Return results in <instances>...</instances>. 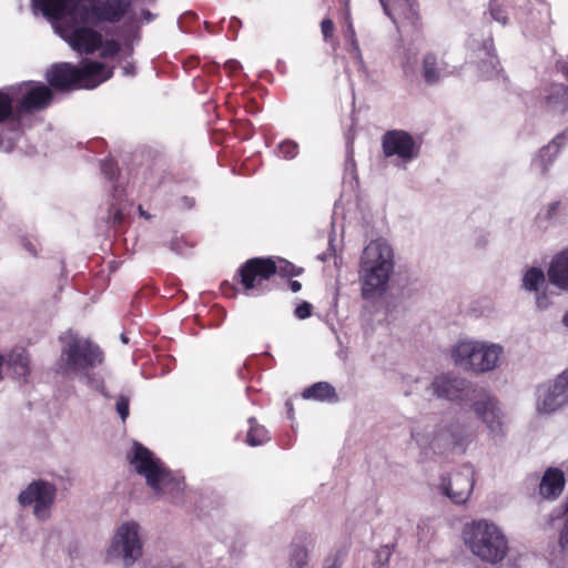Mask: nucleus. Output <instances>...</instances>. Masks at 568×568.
Listing matches in <instances>:
<instances>
[{
    "instance_id": "obj_1",
    "label": "nucleus",
    "mask_w": 568,
    "mask_h": 568,
    "mask_svg": "<svg viewBox=\"0 0 568 568\" xmlns=\"http://www.w3.org/2000/svg\"><path fill=\"white\" fill-rule=\"evenodd\" d=\"M32 6L54 22L60 36L79 53L89 54L101 48V55L108 58L119 52L115 40L103 42L102 34L90 26L95 21L81 0H32Z\"/></svg>"
},
{
    "instance_id": "obj_2",
    "label": "nucleus",
    "mask_w": 568,
    "mask_h": 568,
    "mask_svg": "<svg viewBox=\"0 0 568 568\" xmlns=\"http://www.w3.org/2000/svg\"><path fill=\"white\" fill-rule=\"evenodd\" d=\"M395 270V253L385 239L369 241L363 248L358 263V282L364 300L382 297L389 288Z\"/></svg>"
},
{
    "instance_id": "obj_3",
    "label": "nucleus",
    "mask_w": 568,
    "mask_h": 568,
    "mask_svg": "<svg viewBox=\"0 0 568 568\" xmlns=\"http://www.w3.org/2000/svg\"><path fill=\"white\" fill-rule=\"evenodd\" d=\"M128 459L132 469L145 479L158 498L175 499L184 489L183 478L170 471L150 449L133 443Z\"/></svg>"
},
{
    "instance_id": "obj_4",
    "label": "nucleus",
    "mask_w": 568,
    "mask_h": 568,
    "mask_svg": "<svg viewBox=\"0 0 568 568\" xmlns=\"http://www.w3.org/2000/svg\"><path fill=\"white\" fill-rule=\"evenodd\" d=\"M462 539L469 552L486 564H499L509 552L505 530L491 519L480 518L467 523L463 528Z\"/></svg>"
},
{
    "instance_id": "obj_5",
    "label": "nucleus",
    "mask_w": 568,
    "mask_h": 568,
    "mask_svg": "<svg viewBox=\"0 0 568 568\" xmlns=\"http://www.w3.org/2000/svg\"><path fill=\"white\" fill-rule=\"evenodd\" d=\"M100 348L91 341L72 337L62 348L59 369L64 376H75L89 387L103 392L102 377L95 368L102 364Z\"/></svg>"
},
{
    "instance_id": "obj_6",
    "label": "nucleus",
    "mask_w": 568,
    "mask_h": 568,
    "mask_svg": "<svg viewBox=\"0 0 568 568\" xmlns=\"http://www.w3.org/2000/svg\"><path fill=\"white\" fill-rule=\"evenodd\" d=\"M449 357L462 371L481 375L495 372L503 365L505 348L499 343L465 337L450 346Z\"/></svg>"
},
{
    "instance_id": "obj_7",
    "label": "nucleus",
    "mask_w": 568,
    "mask_h": 568,
    "mask_svg": "<svg viewBox=\"0 0 568 568\" xmlns=\"http://www.w3.org/2000/svg\"><path fill=\"white\" fill-rule=\"evenodd\" d=\"M144 554V537L141 525L124 520L113 530L103 552L104 562L120 568H132Z\"/></svg>"
},
{
    "instance_id": "obj_8",
    "label": "nucleus",
    "mask_w": 568,
    "mask_h": 568,
    "mask_svg": "<svg viewBox=\"0 0 568 568\" xmlns=\"http://www.w3.org/2000/svg\"><path fill=\"white\" fill-rule=\"evenodd\" d=\"M112 77V70L97 61L84 60L80 67L61 63L47 72L49 83L60 90L94 89Z\"/></svg>"
},
{
    "instance_id": "obj_9",
    "label": "nucleus",
    "mask_w": 568,
    "mask_h": 568,
    "mask_svg": "<svg viewBox=\"0 0 568 568\" xmlns=\"http://www.w3.org/2000/svg\"><path fill=\"white\" fill-rule=\"evenodd\" d=\"M470 409L490 438H501L506 434L507 414L497 396L480 393L473 399Z\"/></svg>"
},
{
    "instance_id": "obj_10",
    "label": "nucleus",
    "mask_w": 568,
    "mask_h": 568,
    "mask_svg": "<svg viewBox=\"0 0 568 568\" xmlns=\"http://www.w3.org/2000/svg\"><path fill=\"white\" fill-rule=\"evenodd\" d=\"M381 143L384 156L390 159L398 168L405 169L420 153V142L405 130L394 129L385 132Z\"/></svg>"
},
{
    "instance_id": "obj_11",
    "label": "nucleus",
    "mask_w": 568,
    "mask_h": 568,
    "mask_svg": "<svg viewBox=\"0 0 568 568\" xmlns=\"http://www.w3.org/2000/svg\"><path fill=\"white\" fill-rule=\"evenodd\" d=\"M535 408L539 415H550L568 405V368L537 386Z\"/></svg>"
},
{
    "instance_id": "obj_12",
    "label": "nucleus",
    "mask_w": 568,
    "mask_h": 568,
    "mask_svg": "<svg viewBox=\"0 0 568 568\" xmlns=\"http://www.w3.org/2000/svg\"><path fill=\"white\" fill-rule=\"evenodd\" d=\"M55 498L57 487L44 480L30 483L18 495L19 504L23 507L31 506L34 518L41 523L51 518Z\"/></svg>"
},
{
    "instance_id": "obj_13",
    "label": "nucleus",
    "mask_w": 568,
    "mask_h": 568,
    "mask_svg": "<svg viewBox=\"0 0 568 568\" xmlns=\"http://www.w3.org/2000/svg\"><path fill=\"white\" fill-rule=\"evenodd\" d=\"M474 475L470 470L442 476L436 485L437 491L455 505H465L474 489Z\"/></svg>"
},
{
    "instance_id": "obj_14",
    "label": "nucleus",
    "mask_w": 568,
    "mask_h": 568,
    "mask_svg": "<svg viewBox=\"0 0 568 568\" xmlns=\"http://www.w3.org/2000/svg\"><path fill=\"white\" fill-rule=\"evenodd\" d=\"M275 262L273 258H252L240 270L241 283L247 295L254 291H261L263 283L274 274Z\"/></svg>"
},
{
    "instance_id": "obj_15",
    "label": "nucleus",
    "mask_w": 568,
    "mask_h": 568,
    "mask_svg": "<svg viewBox=\"0 0 568 568\" xmlns=\"http://www.w3.org/2000/svg\"><path fill=\"white\" fill-rule=\"evenodd\" d=\"M547 277L541 267L528 266L523 270L520 287L534 294L535 305L538 310H547L551 305L550 295L547 292Z\"/></svg>"
},
{
    "instance_id": "obj_16",
    "label": "nucleus",
    "mask_w": 568,
    "mask_h": 568,
    "mask_svg": "<svg viewBox=\"0 0 568 568\" xmlns=\"http://www.w3.org/2000/svg\"><path fill=\"white\" fill-rule=\"evenodd\" d=\"M12 88L16 90V101L21 111L43 109L49 105L52 98L51 90L44 84L22 83Z\"/></svg>"
},
{
    "instance_id": "obj_17",
    "label": "nucleus",
    "mask_w": 568,
    "mask_h": 568,
    "mask_svg": "<svg viewBox=\"0 0 568 568\" xmlns=\"http://www.w3.org/2000/svg\"><path fill=\"white\" fill-rule=\"evenodd\" d=\"M88 2L89 8L84 7L95 22H119L131 7V0H88Z\"/></svg>"
},
{
    "instance_id": "obj_18",
    "label": "nucleus",
    "mask_w": 568,
    "mask_h": 568,
    "mask_svg": "<svg viewBox=\"0 0 568 568\" xmlns=\"http://www.w3.org/2000/svg\"><path fill=\"white\" fill-rule=\"evenodd\" d=\"M425 392L437 399L456 402L464 392V382L453 374L442 373L432 379Z\"/></svg>"
},
{
    "instance_id": "obj_19",
    "label": "nucleus",
    "mask_w": 568,
    "mask_h": 568,
    "mask_svg": "<svg viewBox=\"0 0 568 568\" xmlns=\"http://www.w3.org/2000/svg\"><path fill=\"white\" fill-rule=\"evenodd\" d=\"M317 545V537L310 532L297 534L290 546L288 568H310Z\"/></svg>"
},
{
    "instance_id": "obj_20",
    "label": "nucleus",
    "mask_w": 568,
    "mask_h": 568,
    "mask_svg": "<svg viewBox=\"0 0 568 568\" xmlns=\"http://www.w3.org/2000/svg\"><path fill=\"white\" fill-rule=\"evenodd\" d=\"M414 439L420 447L428 448L437 454L457 449L445 423L437 425L425 434L416 433Z\"/></svg>"
},
{
    "instance_id": "obj_21",
    "label": "nucleus",
    "mask_w": 568,
    "mask_h": 568,
    "mask_svg": "<svg viewBox=\"0 0 568 568\" xmlns=\"http://www.w3.org/2000/svg\"><path fill=\"white\" fill-rule=\"evenodd\" d=\"M547 278L559 292H568V250L552 256L547 268Z\"/></svg>"
},
{
    "instance_id": "obj_22",
    "label": "nucleus",
    "mask_w": 568,
    "mask_h": 568,
    "mask_svg": "<svg viewBox=\"0 0 568 568\" xmlns=\"http://www.w3.org/2000/svg\"><path fill=\"white\" fill-rule=\"evenodd\" d=\"M565 481L564 473L559 468H548L539 484V496L548 500L557 499L564 490Z\"/></svg>"
},
{
    "instance_id": "obj_23",
    "label": "nucleus",
    "mask_w": 568,
    "mask_h": 568,
    "mask_svg": "<svg viewBox=\"0 0 568 568\" xmlns=\"http://www.w3.org/2000/svg\"><path fill=\"white\" fill-rule=\"evenodd\" d=\"M422 73L426 82L435 83L449 74L450 70L442 57L436 53L428 52L422 60Z\"/></svg>"
},
{
    "instance_id": "obj_24",
    "label": "nucleus",
    "mask_w": 568,
    "mask_h": 568,
    "mask_svg": "<svg viewBox=\"0 0 568 568\" xmlns=\"http://www.w3.org/2000/svg\"><path fill=\"white\" fill-rule=\"evenodd\" d=\"M6 367L12 373L14 378L27 382L31 372L27 352L23 348L11 349L6 355Z\"/></svg>"
},
{
    "instance_id": "obj_25",
    "label": "nucleus",
    "mask_w": 568,
    "mask_h": 568,
    "mask_svg": "<svg viewBox=\"0 0 568 568\" xmlns=\"http://www.w3.org/2000/svg\"><path fill=\"white\" fill-rule=\"evenodd\" d=\"M445 425L452 435V439L454 440L456 448L459 450H464L465 447L473 439V434L469 425L466 422L458 418L447 420L445 422Z\"/></svg>"
},
{
    "instance_id": "obj_26",
    "label": "nucleus",
    "mask_w": 568,
    "mask_h": 568,
    "mask_svg": "<svg viewBox=\"0 0 568 568\" xmlns=\"http://www.w3.org/2000/svg\"><path fill=\"white\" fill-rule=\"evenodd\" d=\"M385 13L393 20L408 18L415 11V0H379Z\"/></svg>"
},
{
    "instance_id": "obj_27",
    "label": "nucleus",
    "mask_w": 568,
    "mask_h": 568,
    "mask_svg": "<svg viewBox=\"0 0 568 568\" xmlns=\"http://www.w3.org/2000/svg\"><path fill=\"white\" fill-rule=\"evenodd\" d=\"M557 145L550 143L542 148L532 161V168L540 173H546L557 156Z\"/></svg>"
},
{
    "instance_id": "obj_28",
    "label": "nucleus",
    "mask_w": 568,
    "mask_h": 568,
    "mask_svg": "<svg viewBox=\"0 0 568 568\" xmlns=\"http://www.w3.org/2000/svg\"><path fill=\"white\" fill-rule=\"evenodd\" d=\"M334 396V388L328 383L324 382L316 383L303 392V397L305 399L325 400L333 398Z\"/></svg>"
},
{
    "instance_id": "obj_29",
    "label": "nucleus",
    "mask_w": 568,
    "mask_h": 568,
    "mask_svg": "<svg viewBox=\"0 0 568 568\" xmlns=\"http://www.w3.org/2000/svg\"><path fill=\"white\" fill-rule=\"evenodd\" d=\"M250 428L246 435V443L250 446H260L270 439L267 429L258 425L254 418L248 419Z\"/></svg>"
},
{
    "instance_id": "obj_30",
    "label": "nucleus",
    "mask_w": 568,
    "mask_h": 568,
    "mask_svg": "<svg viewBox=\"0 0 568 568\" xmlns=\"http://www.w3.org/2000/svg\"><path fill=\"white\" fill-rule=\"evenodd\" d=\"M346 29L344 32V37L346 42L349 45V52L354 57V59L358 62L359 65H363V55L359 48V43L356 38V32L352 22L351 17L348 20L345 19Z\"/></svg>"
},
{
    "instance_id": "obj_31",
    "label": "nucleus",
    "mask_w": 568,
    "mask_h": 568,
    "mask_svg": "<svg viewBox=\"0 0 568 568\" xmlns=\"http://www.w3.org/2000/svg\"><path fill=\"white\" fill-rule=\"evenodd\" d=\"M13 101H16V90L13 88L0 91V121L10 114Z\"/></svg>"
},
{
    "instance_id": "obj_32",
    "label": "nucleus",
    "mask_w": 568,
    "mask_h": 568,
    "mask_svg": "<svg viewBox=\"0 0 568 568\" xmlns=\"http://www.w3.org/2000/svg\"><path fill=\"white\" fill-rule=\"evenodd\" d=\"M422 382V377L415 374H405L402 376L400 389L408 396L417 392L418 384Z\"/></svg>"
},
{
    "instance_id": "obj_33",
    "label": "nucleus",
    "mask_w": 568,
    "mask_h": 568,
    "mask_svg": "<svg viewBox=\"0 0 568 568\" xmlns=\"http://www.w3.org/2000/svg\"><path fill=\"white\" fill-rule=\"evenodd\" d=\"M321 31L324 38L325 42H328L333 45L334 49H336L338 41L337 38L334 36L335 27L334 22L331 19H324L321 22Z\"/></svg>"
},
{
    "instance_id": "obj_34",
    "label": "nucleus",
    "mask_w": 568,
    "mask_h": 568,
    "mask_svg": "<svg viewBox=\"0 0 568 568\" xmlns=\"http://www.w3.org/2000/svg\"><path fill=\"white\" fill-rule=\"evenodd\" d=\"M275 262V270L274 274L278 273L283 276H294L300 274V270H297L292 263H290L286 260L277 258L274 260Z\"/></svg>"
},
{
    "instance_id": "obj_35",
    "label": "nucleus",
    "mask_w": 568,
    "mask_h": 568,
    "mask_svg": "<svg viewBox=\"0 0 568 568\" xmlns=\"http://www.w3.org/2000/svg\"><path fill=\"white\" fill-rule=\"evenodd\" d=\"M559 547L564 555L568 556V501L564 514V526L559 534Z\"/></svg>"
},
{
    "instance_id": "obj_36",
    "label": "nucleus",
    "mask_w": 568,
    "mask_h": 568,
    "mask_svg": "<svg viewBox=\"0 0 568 568\" xmlns=\"http://www.w3.org/2000/svg\"><path fill=\"white\" fill-rule=\"evenodd\" d=\"M297 150V143L293 141H284L278 145V153L287 160L295 158Z\"/></svg>"
},
{
    "instance_id": "obj_37",
    "label": "nucleus",
    "mask_w": 568,
    "mask_h": 568,
    "mask_svg": "<svg viewBox=\"0 0 568 568\" xmlns=\"http://www.w3.org/2000/svg\"><path fill=\"white\" fill-rule=\"evenodd\" d=\"M486 65H487V68L485 69L484 72L487 77H491L498 72L499 62H498V59L494 54H488V59L486 62H484L481 68H485Z\"/></svg>"
},
{
    "instance_id": "obj_38",
    "label": "nucleus",
    "mask_w": 568,
    "mask_h": 568,
    "mask_svg": "<svg viewBox=\"0 0 568 568\" xmlns=\"http://www.w3.org/2000/svg\"><path fill=\"white\" fill-rule=\"evenodd\" d=\"M490 16L495 21H497L501 24L507 23V19H508L507 13H506L505 9L500 6H497V4L491 6Z\"/></svg>"
},
{
    "instance_id": "obj_39",
    "label": "nucleus",
    "mask_w": 568,
    "mask_h": 568,
    "mask_svg": "<svg viewBox=\"0 0 568 568\" xmlns=\"http://www.w3.org/2000/svg\"><path fill=\"white\" fill-rule=\"evenodd\" d=\"M294 314L300 320L307 318L311 315V304L307 302H303L295 308Z\"/></svg>"
},
{
    "instance_id": "obj_40",
    "label": "nucleus",
    "mask_w": 568,
    "mask_h": 568,
    "mask_svg": "<svg viewBox=\"0 0 568 568\" xmlns=\"http://www.w3.org/2000/svg\"><path fill=\"white\" fill-rule=\"evenodd\" d=\"M116 410L122 420H124L129 415V400L124 397H120L116 402Z\"/></svg>"
},
{
    "instance_id": "obj_41",
    "label": "nucleus",
    "mask_w": 568,
    "mask_h": 568,
    "mask_svg": "<svg viewBox=\"0 0 568 568\" xmlns=\"http://www.w3.org/2000/svg\"><path fill=\"white\" fill-rule=\"evenodd\" d=\"M390 555H392V547L388 545L382 546L377 550L378 562L382 565L386 564L388 561Z\"/></svg>"
},
{
    "instance_id": "obj_42",
    "label": "nucleus",
    "mask_w": 568,
    "mask_h": 568,
    "mask_svg": "<svg viewBox=\"0 0 568 568\" xmlns=\"http://www.w3.org/2000/svg\"><path fill=\"white\" fill-rule=\"evenodd\" d=\"M560 203L559 202H551L545 206L541 214L545 219H552L559 209Z\"/></svg>"
},
{
    "instance_id": "obj_43",
    "label": "nucleus",
    "mask_w": 568,
    "mask_h": 568,
    "mask_svg": "<svg viewBox=\"0 0 568 568\" xmlns=\"http://www.w3.org/2000/svg\"><path fill=\"white\" fill-rule=\"evenodd\" d=\"M341 560L337 554H333L326 557L322 568H338Z\"/></svg>"
},
{
    "instance_id": "obj_44",
    "label": "nucleus",
    "mask_w": 568,
    "mask_h": 568,
    "mask_svg": "<svg viewBox=\"0 0 568 568\" xmlns=\"http://www.w3.org/2000/svg\"><path fill=\"white\" fill-rule=\"evenodd\" d=\"M24 247H26V250H27V251H28L32 256H37L38 251H37V247H36V245H34L33 243H31V242H27V243L24 244Z\"/></svg>"
},
{
    "instance_id": "obj_45",
    "label": "nucleus",
    "mask_w": 568,
    "mask_h": 568,
    "mask_svg": "<svg viewBox=\"0 0 568 568\" xmlns=\"http://www.w3.org/2000/svg\"><path fill=\"white\" fill-rule=\"evenodd\" d=\"M343 2V6H344V19L348 20V18L351 17V12H349V0H342Z\"/></svg>"
},
{
    "instance_id": "obj_46",
    "label": "nucleus",
    "mask_w": 568,
    "mask_h": 568,
    "mask_svg": "<svg viewBox=\"0 0 568 568\" xmlns=\"http://www.w3.org/2000/svg\"><path fill=\"white\" fill-rule=\"evenodd\" d=\"M290 287H291L292 292L296 293V292H298L301 290L302 285L297 281H292L290 283Z\"/></svg>"
},
{
    "instance_id": "obj_47",
    "label": "nucleus",
    "mask_w": 568,
    "mask_h": 568,
    "mask_svg": "<svg viewBox=\"0 0 568 568\" xmlns=\"http://www.w3.org/2000/svg\"><path fill=\"white\" fill-rule=\"evenodd\" d=\"M6 366V356L0 354V382L3 379L2 367Z\"/></svg>"
},
{
    "instance_id": "obj_48",
    "label": "nucleus",
    "mask_w": 568,
    "mask_h": 568,
    "mask_svg": "<svg viewBox=\"0 0 568 568\" xmlns=\"http://www.w3.org/2000/svg\"><path fill=\"white\" fill-rule=\"evenodd\" d=\"M561 323L565 327L568 328V310L565 312V314L562 315V318H561Z\"/></svg>"
},
{
    "instance_id": "obj_49",
    "label": "nucleus",
    "mask_w": 568,
    "mask_h": 568,
    "mask_svg": "<svg viewBox=\"0 0 568 568\" xmlns=\"http://www.w3.org/2000/svg\"><path fill=\"white\" fill-rule=\"evenodd\" d=\"M123 71H124L125 74H132L133 73V68H132V65H125L123 68Z\"/></svg>"
},
{
    "instance_id": "obj_50",
    "label": "nucleus",
    "mask_w": 568,
    "mask_h": 568,
    "mask_svg": "<svg viewBox=\"0 0 568 568\" xmlns=\"http://www.w3.org/2000/svg\"><path fill=\"white\" fill-rule=\"evenodd\" d=\"M121 338H122V342H123V343H128V338H126V336H125V335H122V336H121Z\"/></svg>"
},
{
    "instance_id": "obj_51",
    "label": "nucleus",
    "mask_w": 568,
    "mask_h": 568,
    "mask_svg": "<svg viewBox=\"0 0 568 568\" xmlns=\"http://www.w3.org/2000/svg\"><path fill=\"white\" fill-rule=\"evenodd\" d=\"M564 72H565V74H566V75H567V78H568V67L565 69V71H564Z\"/></svg>"
}]
</instances>
